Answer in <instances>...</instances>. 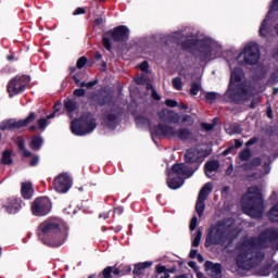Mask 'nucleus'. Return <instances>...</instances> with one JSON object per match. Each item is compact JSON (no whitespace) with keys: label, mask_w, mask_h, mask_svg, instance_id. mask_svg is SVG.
Returning a JSON list of instances; mask_svg holds the SVG:
<instances>
[{"label":"nucleus","mask_w":278,"mask_h":278,"mask_svg":"<svg viewBox=\"0 0 278 278\" xmlns=\"http://www.w3.org/2000/svg\"><path fill=\"white\" fill-rule=\"evenodd\" d=\"M275 242H278V230L275 228H266L257 237H250L240 242L238 245L240 253L236 258L238 268L241 270L255 268L264 260V253L255 250L268 249Z\"/></svg>","instance_id":"1"},{"label":"nucleus","mask_w":278,"mask_h":278,"mask_svg":"<svg viewBox=\"0 0 278 278\" xmlns=\"http://www.w3.org/2000/svg\"><path fill=\"white\" fill-rule=\"evenodd\" d=\"M157 118L161 121L160 124L155 125L151 129L152 138H178L181 142L192 140L194 134L189 128L179 127L178 129L170 125H179L181 116L177 112L169 109H162L157 113ZM164 123V124H162Z\"/></svg>","instance_id":"2"},{"label":"nucleus","mask_w":278,"mask_h":278,"mask_svg":"<svg viewBox=\"0 0 278 278\" xmlns=\"http://www.w3.org/2000/svg\"><path fill=\"white\" fill-rule=\"evenodd\" d=\"M244 77V70L240 67H235L230 74L226 97L235 105H242L255 92V86Z\"/></svg>","instance_id":"3"},{"label":"nucleus","mask_w":278,"mask_h":278,"mask_svg":"<svg viewBox=\"0 0 278 278\" xmlns=\"http://www.w3.org/2000/svg\"><path fill=\"white\" fill-rule=\"evenodd\" d=\"M62 227L64 222L62 219H47L39 224L37 229V236L46 247L51 249H58L66 242V237L62 233Z\"/></svg>","instance_id":"4"},{"label":"nucleus","mask_w":278,"mask_h":278,"mask_svg":"<svg viewBox=\"0 0 278 278\" xmlns=\"http://www.w3.org/2000/svg\"><path fill=\"white\" fill-rule=\"evenodd\" d=\"M237 236L236 223L229 219L217 222L208 228L204 247L206 249H210V247H218V244H225L227 240H233Z\"/></svg>","instance_id":"5"},{"label":"nucleus","mask_w":278,"mask_h":278,"mask_svg":"<svg viewBox=\"0 0 278 278\" xmlns=\"http://www.w3.org/2000/svg\"><path fill=\"white\" fill-rule=\"evenodd\" d=\"M242 207L244 214L251 218H262L264 216V195L257 186L248 188V193L242 198Z\"/></svg>","instance_id":"6"},{"label":"nucleus","mask_w":278,"mask_h":278,"mask_svg":"<svg viewBox=\"0 0 278 278\" xmlns=\"http://www.w3.org/2000/svg\"><path fill=\"white\" fill-rule=\"evenodd\" d=\"M180 48L202 64L212 60V46L203 39H186L180 42Z\"/></svg>","instance_id":"7"},{"label":"nucleus","mask_w":278,"mask_h":278,"mask_svg":"<svg viewBox=\"0 0 278 278\" xmlns=\"http://www.w3.org/2000/svg\"><path fill=\"white\" fill-rule=\"evenodd\" d=\"M97 129V118L91 112H85L79 118L71 122V131L74 136H86Z\"/></svg>","instance_id":"8"},{"label":"nucleus","mask_w":278,"mask_h":278,"mask_svg":"<svg viewBox=\"0 0 278 278\" xmlns=\"http://www.w3.org/2000/svg\"><path fill=\"white\" fill-rule=\"evenodd\" d=\"M237 61L240 66H255L260 62V46L253 42L245 45Z\"/></svg>","instance_id":"9"},{"label":"nucleus","mask_w":278,"mask_h":278,"mask_svg":"<svg viewBox=\"0 0 278 278\" xmlns=\"http://www.w3.org/2000/svg\"><path fill=\"white\" fill-rule=\"evenodd\" d=\"M125 114V110L121 106L111 108L109 111H105L102 117V125L106 127V129H111L114 131L116 127H118L123 121V116Z\"/></svg>","instance_id":"10"},{"label":"nucleus","mask_w":278,"mask_h":278,"mask_svg":"<svg viewBox=\"0 0 278 278\" xmlns=\"http://www.w3.org/2000/svg\"><path fill=\"white\" fill-rule=\"evenodd\" d=\"M29 81L31 78L27 75L15 76L11 80H9L7 86V91L10 97H15L16 94H21L27 90V86H29Z\"/></svg>","instance_id":"11"},{"label":"nucleus","mask_w":278,"mask_h":278,"mask_svg":"<svg viewBox=\"0 0 278 278\" xmlns=\"http://www.w3.org/2000/svg\"><path fill=\"white\" fill-rule=\"evenodd\" d=\"M36 121V113L30 112L28 116L24 119H5L0 123V130L1 131H14V129H23V127H27L31 125Z\"/></svg>","instance_id":"12"},{"label":"nucleus","mask_w":278,"mask_h":278,"mask_svg":"<svg viewBox=\"0 0 278 278\" xmlns=\"http://www.w3.org/2000/svg\"><path fill=\"white\" fill-rule=\"evenodd\" d=\"M51 207V200L48 197L36 198L30 205L33 216H47Z\"/></svg>","instance_id":"13"},{"label":"nucleus","mask_w":278,"mask_h":278,"mask_svg":"<svg viewBox=\"0 0 278 278\" xmlns=\"http://www.w3.org/2000/svg\"><path fill=\"white\" fill-rule=\"evenodd\" d=\"M185 163L193 173H197L203 164V152L197 148L188 149L185 153Z\"/></svg>","instance_id":"14"},{"label":"nucleus","mask_w":278,"mask_h":278,"mask_svg":"<svg viewBox=\"0 0 278 278\" xmlns=\"http://www.w3.org/2000/svg\"><path fill=\"white\" fill-rule=\"evenodd\" d=\"M114 97L106 90H102L99 92H93L89 97L90 105L94 108H104V105H110L112 103Z\"/></svg>","instance_id":"15"},{"label":"nucleus","mask_w":278,"mask_h":278,"mask_svg":"<svg viewBox=\"0 0 278 278\" xmlns=\"http://www.w3.org/2000/svg\"><path fill=\"white\" fill-rule=\"evenodd\" d=\"M54 190L61 194H66L67 191L73 187V179L68 174L63 173L56 176L53 180Z\"/></svg>","instance_id":"16"},{"label":"nucleus","mask_w":278,"mask_h":278,"mask_svg":"<svg viewBox=\"0 0 278 278\" xmlns=\"http://www.w3.org/2000/svg\"><path fill=\"white\" fill-rule=\"evenodd\" d=\"M2 207L8 214H18L23 208V200L17 197H10L2 201Z\"/></svg>","instance_id":"17"},{"label":"nucleus","mask_w":278,"mask_h":278,"mask_svg":"<svg viewBox=\"0 0 278 278\" xmlns=\"http://www.w3.org/2000/svg\"><path fill=\"white\" fill-rule=\"evenodd\" d=\"M106 36H110L113 42H126V40H129V28L125 25H119L113 30H109Z\"/></svg>","instance_id":"18"},{"label":"nucleus","mask_w":278,"mask_h":278,"mask_svg":"<svg viewBox=\"0 0 278 278\" xmlns=\"http://www.w3.org/2000/svg\"><path fill=\"white\" fill-rule=\"evenodd\" d=\"M175 175H182L184 177H192L194 173L190 169V165L186 163H176L172 166V172Z\"/></svg>","instance_id":"19"},{"label":"nucleus","mask_w":278,"mask_h":278,"mask_svg":"<svg viewBox=\"0 0 278 278\" xmlns=\"http://www.w3.org/2000/svg\"><path fill=\"white\" fill-rule=\"evenodd\" d=\"M166 184L170 190H178V188L184 186V178L179 176L173 177V173H168Z\"/></svg>","instance_id":"20"},{"label":"nucleus","mask_w":278,"mask_h":278,"mask_svg":"<svg viewBox=\"0 0 278 278\" xmlns=\"http://www.w3.org/2000/svg\"><path fill=\"white\" fill-rule=\"evenodd\" d=\"M21 194L23 199H26L27 201L34 197V185L31 181L21 184Z\"/></svg>","instance_id":"21"},{"label":"nucleus","mask_w":278,"mask_h":278,"mask_svg":"<svg viewBox=\"0 0 278 278\" xmlns=\"http://www.w3.org/2000/svg\"><path fill=\"white\" fill-rule=\"evenodd\" d=\"M220 168V162L213 160V161H207L204 165V173L206 177L212 178L210 175L211 173H216Z\"/></svg>","instance_id":"22"},{"label":"nucleus","mask_w":278,"mask_h":278,"mask_svg":"<svg viewBox=\"0 0 278 278\" xmlns=\"http://www.w3.org/2000/svg\"><path fill=\"white\" fill-rule=\"evenodd\" d=\"M214 190L212 182H206L200 190L198 200L200 201H207L210 193Z\"/></svg>","instance_id":"23"},{"label":"nucleus","mask_w":278,"mask_h":278,"mask_svg":"<svg viewBox=\"0 0 278 278\" xmlns=\"http://www.w3.org/2000/svg\"><path fill=\"white\" fill-rule=\"evenodd\" d=\"M151 266H153V262L147 261L144 263H137L135 264L132 275H136L137 277H139L140 275H142L146 268H151Z\"/></svg>","instance_id":"24"},{"label":"nucleus","mask_w":278,"mask_h":278,"mask_svg":"<svg viewBox=\"0 0 278 278\" xmlns=\"http://www.w3.org/2000/svg\"><path fill=\"white\" fill-rule=\"evenodd\" d=\"M64 110L67 114H73V112H77L79 110V105H77V101L71 98L64 100Z\"/></svg>","instance_id":"25"},{"label":"nucleus","mask_w":278,"mask_h":278,"mask_svg":"<svg viewBox=\"0 0 278 278\" xmlns=\"http://www.w3.org/2000/svg\"><path fill=\"white\" fill-rule=\"evenodd\" d=\"M206 270H212L214 275H223V265L220 263H214L212 261H206L204 264Z\"/></svg>","instance_id":"26"},{"label":"nucleus","mask_w":278,"mask_h":278,"mask_svg":"<svg viewBox=\"0 0 278 278\" xmlns=\"http://www.w3.org/2000/svg\"><path fill=\"white\" fill-rule=\"evenodd\" d=\"M262 166V157L256 156L253 157L251 161L244 163L242 165V168H244V170H253V168H257Z\"/></svg>","instance_id":"27"},{"label":"nucleus","mask_w":278,"mask_h":278,"mask_svg":"<svg viewBox=\"0 0 278 278\" xmlns=\"http://www.w3.org/2000/svg\"><path fill=\"white\" fill-rule=\"evenodd\" d=\"M43 144H45V139H42L41 136H34L30 140L29 147L33 151H40Z\"/></svg>","instance_id":"28"},{"label":"nucleus","mask_w":278,"mask_h":278,"mask_svg":"<svg viewBox=\"0 0 278 278\" xmlns=\"http://www.w3.org/2000/svg\"><path fill=\"white\" fill-rule=\"evenodd\" d=\"M267 217L271 223H278V203L267 212Z\"/></svg>","instance_id":"29"},{"label":"nucleus","mask_w":278,"mask_h":278,"mask_svg":"<svg viewBox=\"0 0 278 278\" xmlns=\"http://www.w3.org/2000/svg\"><path fill=\"white\" fill-rule=\"evenodd\" d=\"M218 121H220V118L214 117L211 124L202 122L201 127L204 129V131H212L214 129V127H216V125H218Z\"/></svg>","instance_id":"30"},{"label":"nucleus","mask_w":278,"mask_h":278,"mask_svg":"<svg viewBox=\"0 0 278 278\" xmlns=\"http://www.w3.org/2000/svg\"><path fill=\"white\" fill-rule=\"evenodd\" d=\"M1 163L4 164L5 166L14 164V160H12V152H10L9 150L4 151L2 153Z\"/></svg>","instance_id":"31"},{"label":"nucleus","mask_w":278,"mask_h":278,"mask_svg":"<svg viewBox=\"0 0 278 278\" xmlns=\"http://www.w3.org/2000/svg\"><path fill=\"white\" fill-rule=\"evenodd\" d=\"M195 212L199 216V218H201V216H203V213L205 212V200H197L195 203Z\"/></svg>","instance_id":"32"},{"label":"nucleus","mask_w":278,"mask_h":278,"mask_svg":"<svg viewBox=\"0 0 278 278\" xmlns=\"http://www.w3.org/2000/svg\"><path fill=\"white\" fill-rule=\"evenodd\" d=\"M258 34L262 36V38H266V36H268V20H263Z\"/></svg>","instance_id":"33"},{"label":"nucleus","mask_w":278,"mask_h":278,"mask_svg":"<svg viewBox=\"0 0 278 278\" xmlns=\"http://www.w3.org/2000/svg\"><path fill=\"white\" fill-rule=\"evenodd\" d=\"M17 148L20 149V151H22L24 157H31V152L29 150H27V148H25L24 140H20L17 142Z\"/></svg>","instance_id":"34"},{"label":"nucleus","mask_w":278,"mask_h":278,"mask_svg":"<svg viewBox=\"0 0 278 278\" xmlns=\"http://www.w3.org/2000/svg\"><path fill=\"white\" fill-rule=\"evenodd\" d=\"M239 157H240L241 162H249V160H251V149L245 148L244 150H242L239 153Z\"/></svg>","instance_id":"35"},{"label":"nucleus","mask_w":278,"mask_h":278,"mask_svg":"<svg viewBox=\"0 0 278 278\" xmlns=\"http://www.w3.org/2000/svg\"><path fill=\"white\" fill-rule=\"evenodd\" d=\"M136 123L138 125H141L142 127H147L151 125V119L147 118L146 116L139 115L135 118Z\"/></svg>","instance_id":"36"},{"label":"nucleus","mask_w":278,"mask_h":278,"mask_svg":"<svg viewBox=\"0 0 278 278\" xmlns=\"http://www.w3.org/2000/svg\"><path fill=\"white\" fill-rule=\"evenodd\" d=\"M172 86L175 88V90H184V83L181 81V77L173 78Z\"/></svg>","instance_id":"37"},{"label":"nucleus","mask_w":278,"mask_h":278,"mask_svg":"<svg viewBox=\"0 0 278 278\" xmlns=\"http://www.w3.org/2000/svg\"><path fill=\"white\" fill-rule=\"evenodd\" d=\"M181 123L186 125V127H192L194 125V117H192V115H184Z\"/></svg>","instance_id":"38"},{"label":"nucleus","mask_w":278,"mask_h":278,"mask_svg":"<svg viewBox=\"0 0 278 278\" xmlns=\"http://www.w3.org/2000/svg\"><path fill=\"white\" fill-rule=\"evenodd\" d=\"M218 98V93L214 92V91H208L205 93V101L207 103H214V101H216V99Z\"/></svg>","instance_id":"39"},{"label":"nucleus","mask_w":278,"mask_h":278,"mask_svg":"<svg viewBox=\"0 0 278 278\" xmlns=\"http://www.w3.org/2000/svg\"><path fill=\"white\" fill-rule=\"evenodd\" d=\"M199 92H201V86L199 85V83H192L190 88L191 97H197Z\"/></svg>","instance_id":"40"},{"label":"nucleus","mask_w":278,"mask_h":278,"mask_svg":"<svg viewBox=\"0 0 278 278\" xmlns=\"http://www.w3.org/2000/svg\"><path fill=\"white\" fill-rule=\"evenodd\" d=\"M203 236V232L199 229L197 230V235L192 240V247L197 248L199 244H201V238Z\"/></svg>","instance_id":"41"},{"label":"nucleus","mask_w":278,"mask_h":278,"mask_svg":"<svg viewBox=\"0 0 278 278\" xmlns=\"http://www.w3.org/2000/svg\"><path fill=\"white\" fill-rule=\"evenodd\" d=\"M86 64H88V58L80 56L76 62V68L81 70Z\"/></svg>","instance_id":"42"},{"label":"nucleus","mask_w":278,"mask_h":278,"mask_svg":"<svg viewBox=\"0 0 278 278\" xmlns=\"http://www.w3.org/2000/svg\"><path fill=\"white\" fill-rule=\"evenodd\" d=\"M37 125L41 131H45L47 129V125H49V121H47V118H39L37 121Z\"/></svg>","instance_id":"43"},{"label":"nucleus","mask_w":278,"mask_h":278,"mask_svg":"<svg viewBox=\"0 0 278 278\" xmlns=\"http://www.w3.org/2000/svg\"><path fill=\"white\" fill-rule=\"evenodd\" d=\"M102 45L106 51H112V41L109 37H102Z\"/></svg>","instance_id":"44"},{"label":"nucleus","mask_w":278,"mask_h":278,"mask_svg":"<svg viewBox=\"0 0 278 278\" xmlns=\"http://www.w3.org/2000/svg\"><path fill=\"white\" fill-rule=\"evenodd\" d=\"M199 225V218L197 217V215H194L189 224V229L190 231H194V229H197V226Z\"/></svg>","instance_id":"45"},{"label":"nucleus","mask_w":278,"mask_h":278,"mask_svg":"<svg viewBox=\"0 0 278 278\" xmlns=\"http://www.w3.org/2000/svg\"><path fill=\"white\" fill-rule=\"evenodd\" d=\"M73 81H75L76 86H80V88H87V83L79 80L77 75L72 76Z\"/></svg>","instance_id":"46"},{"label":"nucleus","mask_w":278,"mask_h":278,"mask_svg":"<svg viewBox=\"0 0 278 278\" xmlns=\"http://www.w3.org/2000/svg\"><path fill=\"white\" fill-rule=\"evenodd\" d=\"M165 105L167 108H177V105H179V103L177 102V100L174 99H166L165 100Z\"/></svg>","instance_id":"47"},{"label":"nucleus","mask_w":278,"mask_h":278,"mask_svg":"<svg viewBox=\"0 0 278 278\" xmlns=\"http://www.w3.org/2000/svg\"><path fill=\"white\" fill-rule=\"evenodd\" d=\"M273 12H278V0H273L268 14H273Z\"/></svg>","instance_id":"48"},{"label":"nucleus","mask_w":278,"mask_h":278,"mask_svg":"<svg viewBox=\"0 0 278 278\" xmlns=\"http://www.w3.org/2000/svg\"><path fill=\"white\" fill-rule=\"evenodd\" d=\"M103 278H112V266H108L102 270Z\"/></svg>","instance_id":"49"},{"label":"nucleus","mask_w":278,"mask_h":278,"mask_svg":"<svg viewBox=\"0 0 278 278\" xmlns=\"http://www.w3.org/2000/svg\"><path fill=\"white\" fill-rule=\"evenodd\" d=\"M231 134H242V126L240 125H232L230 126Z\"/></svg>","instance_id":"50"},{"label":"nucleus","mask_w":278,"mask_h":278,"mask_svg":"<svg viewBox=\"0 0 278 278\" xmlns=\"http://www.w3.org/2000/svg\"><path fill=\"white\" fill-rule=\"evenodd\" d=\"M155 270L157 275H163L164 273H167L168 268H166L164 265H156Z\"/></svg>","instance_id":"51"},{"label":"nucleus","mask_w":278,"mask_h":278,"mask_svg":"<svg viewBox=\"0 0 278 278\" xmlns=\"http://www.w3.org/2000/svg\"><path fill=\"white\" fill-rule=\"evenodd\" d=\"M74 97H86V89L84 88L75 89Z\"/></svg>","instance_id":"52"},{"label":"nucleus","mask_w":278,"mask_h":278,"mask_svg":"<svg viewBox=\"0 0 278 278\" xmlns=\"http://www.w3.org/2000/svg\"><path fill=\"white\" fill-rule=\"evenodd\" d=\"M119 270H123L122 277L131 273V265L119 266Z\"/></svg>","instance_id":"53"},{"label":"nucleus","mask_w":278,"mask_h":278,"mask_svg":"<svg viewBox=\"0 0 278 278\" xmlns=\"http://www.w3.org/2000/svg\"><path fill=\"white\" fill-rule=\"evenodd\" d=\"M260 102H261L260 98L252 99V101L249 105L250 110H255V108H257V105H260Z\"/></svg>","instance_id":"54"},{"label":"nucleus","mask_w":278,"mask_h":278,"mask_svg":"<svg viewBox=\"0 0 278 278\" xmlns=\"http://www.w3.org/2000/svg\"><path fill=\"white\" fill-rule=\"evenodd\" d=\"M140 71H142V73H149V62L148 61H143L140 64Z\"/></svg>","instance_id":"55"},{"label":"nucleus","mask_w":278,"mask_h":278,"mask_svg":"<svg viewBox=\"0 0 278 278\" xmlns=\"http://www.w3.org/2000/svg\"><path fill=\"white\" fill-rule=\"evenodd\" d=\"M257 140H258L257 137H252L251 139H249V140L245 142V147H253V144H257Z\"/></svg>","instance_id":"56"},{"label":"nucleus","mask_w":278,"mask_h":278,"mask_svg":"<svg viewBox=\"0 0 278 278\" xmlns=\"http://www.w3.org/2000/svg\"><path fill=\"white\" fill-rule=\"evenodd\" d=\"M269 80L271 84H278V72H273L269 77Z\"/></svg>","instance_id":"57"},{"label":"nucleus","mask_w":278,"mask_h":278,"mask_svg":"<svg viewBox=\"0 0 278 278\" xmlns=\"http://www.w3.org/2000/svg\"><path fill=\"white\" fill-rule=\"evenodd\" d=\"M151 97H152V99H154V101L162 100V96H160L155 89H152Z\"/></svg>","instance_id":"58"},{"label":"nucleus","mask_w":278,"mask_h":278,"mask_svg":"<svg viewBox=\"0 0 278 278\" xmlns=\"http://www.w3.org/2000/svg\"><path fill=\"white\" fill-rule=\"evenodd\" d=\"M79 14H86V9H84V8L75 9V11L73 12V15L74 16H79Z\"/></svg>","instance_id":"59"},{"label":"nucleus","mask_w":278,"mask_h":278,"mask_svg":"<svg viewBox=\"0 0 278 278\" xmlns=\"http://www.w3.org/2000/svg\"><path fill=\"white\" fill-rule=\"evenodd\" d=\"M38 162H40V157L34 156L29 162V166H38Z\"/></svg>","instance_id":"60"},{"label":"nucleus","mask_w":278,"mask_h":278,"mask_svg":"<svg viewBox=\"0 0 278 278\" xmlns=\"http://www.w3.org/2000/svg\"><path fill=\"white\" fill-rule=\"evenodd\" d=\"M233 146L228 147L226 150L223 151L222 155L227 156L233 152Z\"/></svg>","instance_id":"61"},{"label":"nucleus","mask_w":278,"mask_h":278,"mask_svg":"<svg viewBox=\"0 0 278 278\" xmlns=\"http://www.w3.org/2000/svg\"><path fill=\"white\" fill-rule=\"evenodd\" d=\"M263 168H264V170H265V175H268V173H270V163L265 162V163L263 164Z\"/></svg>","instance_id":"62"},{"label":"nucleus","mask_w":278,"mask_h":278,"mask_svg":"<svg viewBox=\"0 0 278 278\" xmlns=\"http://www.w3.org/2000/svg\"><path fill=\"white\" fill-rule=\"evenodd\" d=\"M97 84H99V79H94V80H91L89 83H87V88H94V86H97Z\"/></svg>","instance_id":"63"},{"label":"nucleus","mask_w":278,"mask_h":278,"mask_svg":"<svg viewBox=\"0 0 278 278\" xmlns=\"http://www.w3.org/2000/svg\"><path fill=\"white\" fill-rule=\"evenodd\" d=\"M271 55H273L274 60H278V46L273 49Z\"/></svg>","instance_id":"64"}]
</instances>
